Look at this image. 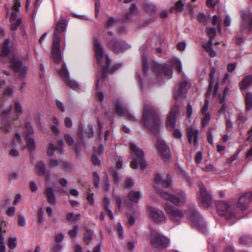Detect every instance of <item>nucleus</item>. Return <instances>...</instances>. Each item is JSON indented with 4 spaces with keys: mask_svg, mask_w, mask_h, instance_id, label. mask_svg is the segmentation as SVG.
Segmentation results:
<instances>
[{
    "mask_svg": "<svg viewBox=\"0 0 252 252\" xmlns=\"http://www.w3.org/2000/svg\"><path fill=\"white\" fill-rule=\"evenodd\" d=\"M64 140L66 143H67L69 145L72 146L73 144L74 140L73 138L68 134H66L64 135Z\"/></svg>",
    "mask_w": 252,
    "mask_h": 252,
    "instance_id": "obj_57",
    "label": "nucleus"
},
{
    "mask_svg": "<svg viewBox=\"0 0 252 252\" xmlns=\"http://www.w3.org/2000/svg\"><path fill=\"white\" fill-rule=\"evenodd\" d=\"M93 232L91 230H87L84 233V240L86 244H89L92 240Z\"/></svg>",
    "mask_w": 252,
    "mask_h": 252,
    "instance_id": "obj_42",
    "label": "nucleus"
},
{
    "mask_svg": "<svg viewBox=\"0 0 252 252\" xmlns=\"http://www.w3.org/2000/svg\"><path fill=\"white\" fill-rule=\"evenodd\" d=\"M58 38L57 36H56L55 40H53L52 51L54 62L56 63H59L61 61L60 42H59Z\"/></svg>",
    "mask_w": 252,
    "mask_h": 252,
    "instance_id": "obj_18",
    "label": "nucleus"
},
{
    "mask_svg": "<svg viewBox=\"0 0 252 252\" xmlns=\"http://www.w3.org/2000/svg\"><path fill=\"white\" fill-rule=\"evenodd\" d=\"M215 68H212L211 69V70L210 72V82H209V89L211 91L213 88L214 84L215 83V78H214V75L215 73Z\"/></svg>",
    "mask_w": 252,
    "mask_h": 252,
    "instance_id": "obj_41",
    "label": "nucleus"
},
{
    "mask_svg": "<svg viewBox=\"0 0 252 252\" xmlns=\"http://www.w3.org/2000/svg\"><path fill=\"white\" fill-rule=\"evenodd\" d=\"M187 213L188 218L192 222L193 224L200 230L205 232L206 224L194 204H191L189 205Z\"/></svg>",
    "mask_w": 252,
    "mask_h": 252,
    "instance_id": "obj_5",
    "label": "nucleus"
},
{
    "mask_svg": "<svg viewBox=\"0 0 252 252\" xmlns=\"http://www.w3.org/2000/svg\"><path fill=\"white\" fill-rule=\"evenodd\" d=\"M209 101L208 99L205 100V102L203 106V107L201 109V113L202 114H205L206 112L208 109L209 108Z\"/></svg>",
    "mask_w": 252,
    "mask_h": 252,
    "instance_id": "obj_59",
    "label": "nucleus"
},
{
    "mask_svg": "<svg viewBox=\"0 0 252 252\" xmlns=\"http://www.w3.org/2000/svg\"><path fill=\"white\" fill-rule=\"evenodd\" d=\"M22 140L20 135L18 133H15L12 140V144L14 146H20L22 144Z\"/></svg>",
    "mask_w": 252,
    "mask_h": 252,
    "instance_id": "obj_43",
    "label": "nucleus"
},
{
    "mask_svg": "<svg viewBox=\"0 0 252 252\" xmlns=\"http://www.w3.org/2000/svg\"><path fill=\"white\" fill-rule=\"evenodd\" d=\"M107 45L109 49L116 54L123 52L129 48L128 45L125 41L118 40L116 39L110 40L108 42Z\"/></svg>",
    "mask_w": 252,
    "mask_h": 252,
    "instance_id": "obj_9",
    "label": "nucleus"
},
{
    "mask_svg": "<svg viewBox=\"0 0 252 252\" xmlns=\"http://www.w3.org/2000/svg\"><path fill=\"white\" fill-rule=\"evenodd\" d=\"M129 148L133 158V160L130 163V167L134 169H137L139 164L142 170L145 169L147 164L144 159V152L142 150L132 143L129 144Z\"/></svg>",
    "mask_w": 252,
    "mask_h": 252,
    "instance_id": "obj_3",
    "label": "nucleus"
},
{
    "mask_svg": "<svg viewBox=\"0 0 252 252\" xmlns=\"http://www.w3.org/2000/svg\"><path fill=\"white\" fill-rule=\"evenodd\" d=\"M11 109L12 106H10L9 108L3 109L1 113L2 120L1 123L0 128L5 132L9 131L11 128V125L9 121L12 120L11 118L7 120L6 116L11 112Z\"/></svg>",
    "mask_w": 252,
    "mask_h": 252,
    "instance_id": "obj_15",
    "label": "nucleus"
},
{
    "mask_svg": "<svg viewBox=\"0 0 252 252\" xmlns=\"http://www.w3.org/2000/svg\"><path fill=\"white\" fill-rule=\"evenodd\" d=\"M189 142L196 146L198 143V130L192 127H189L187 129Z\"/></svg>",
    "mask_w": 252,
    "mask_h": 252,
    "instance_id": "obj_20",
    "label": "nucleus"
},
{
    "mask_svg": "<svg viewBox=\"0 0 252 252\" xmlns=\"http://www.w3.org/2000/svg\"><path fill=\"white\" fill-rule=\"evenodd\" d=\"M78 230V227L77 225L74 226L73 229L69 232V234L71 238H74L76 237L77 231Z\"/></svg>",
    "mask_w": 252,
    "mask_h": 252,
    "instance_id": "obj_58",
    "label": "nucleus"
},
{
    "mask_svg": "<svg viewBox=\"0 0 252 252\" xmlns=\"http://www.w3.org/2000/svg\"><path fill=\"white\" fill-rule=\"evenodd\" d=\"M202 114L204 115V116L202 119V124L203 126L205 127L208 125V124L210 121V115L208 113Z\"/></svg>",
    "mask_w": 252,
    "mask_h": 252,
    "instance_id": "obj_50",
    "label": "nucleus"
},
{
    "mask_svg": "<svg viewBox=\"0 0 252 252\" xmlns=\"http://www.w3.org/2000/svg\"><path fill=\"white\" fill-rule=\"evenodd\" d=\"M94 182V186L98 188L99 187V177L96 172L93 173Z\"/></svg>",
    "mask_w": 252,
    "mask_h": 252,
    "instance_id": "obj_55",
    "label": "nucleus"
},
{
    "mask_svg": "<svg viewBox=\"0 0 252 252\" xmlns=\"http://www.w3.org/2000/svg\"><path fill=\"white\" fill-rule=\"evenodd\" d=\"M206 31L208 36L210 37L207 43L213 44V39L216 35V30L214 28H207Z\"/></svg>",
    "mask_w": 252,
    "mask_h": 252,
    "instance_id": "obj_34",
    "label": "nucleus"
},
{
    "mask_svg": "<svg viewBox=\"0 0 252 252\" xmlns=\"http://www.w3.org/2000/svg\"><path fill=\"white\" fill-rule=\"evenodd\" d=\"M21 19H18L15 23H12L11 26V30L12 31H15L17 29L18 27L21 24Z\"/></svg>",
    "mask_w": 252,
    "mask_h": 252,
    "instance_id": "obj_56",
    "label": "nucleus"
},
{
    "mask_svg": "<svg viewBox=\"0 0 252 252\" xmlns=\"http://www.w3.org/2000/svg\"><path fill=\"white\" fill-rule=\"evenodd\" d=\"M246 120H247V118L243 114L240 113L238 115L237 120L239 121L240 122V123L243 124L245 123V122L246 121Z\"/></svg>",
    "mask_w": 252,
    "mask_h": 252,
    "instance_id": "obj_62",
    "label": "nucleus"
},
{
    "mask_svg": "<svg viewBox=\"0 0 252 252\" xmlns=\"http://www.w3.org/2000/svg\"><path fill=\"white\" fill-rule=\"evenodd\" d=\"M171 63L177 70L179 73L182 72V63L180 61L177 59H174L171 61Z\"/></svg>",
    "mask_w": 252,
    "mask_h": 252,
    "instance_id": "obj_39",
    "label": "nucleus"
},
{
    "mask_svg": "<svg viewBox=\"0 0 252 252\" xmlns=\"http://www.w3.org/2000/svg\"><path fill=\"white\" fill-rule=\"evenodd\" d=\"M161 196L167 200H169L174 205L176 206H182L186 202L187 195L185 192L180 189H177L174 191V194H170L167 192H160Z\"/></svg>",
    "mask_w": 252,
    "mask_h": 252,
    "instance_id": "obj_4",
    "label": "nucleus"
},
{
    "mask_svg": "<svg viewBox=\"0 0 252 252\" xmlns=\"http://www.w3.org/2000/svg\"><path fill=\"white\" fill-rule=\"evenodd\" d=\"M212 44L207 43L204 45L203 47L205 50L209 54L211 57H215L216 56V52L212 48Z\"/></svg>",
    "mask_w": 252,
    "mask_h": 252,
    "instance_id": "obj_36",
    "label": "nucleus"
},
{
    "mask_svg": "<svg viewBox=\"0 0 252 252\" xmlns=\"http://www.w3.org/2000/svg\"><path fill=\"white\" fill-rule=\"evenodd\" d=\"M85 135L88 138H91L94 135L93 126L91 124L88 125V130L85 131Z\"/></svg>",
    "mask_w": 252,
    "mask_h": 252,
    "instance_id": "obj_46",
    "label": "nucleus"
},
{
    "mask_svg": "<svg viewBox=\"0 0 252 252\" xmlns=\"http://www.w3.org/2000/svg\"><path fill=\"white\" fill-rule=\"evenodd\" d=\"M17 239L16 238H9L8 241V247L11 249H13L16 247Z\"/></svg>",
    "mask_w": 252,
    "mask_h": 252,
    "instance_id": "obj_48",
    "label": "nucleus"
},
{
    "mask_svg": "<svg viewBox=\"0 0 252 252\" xmlns=\"http://www.w3.org/2000/svg\"><path fill=\"white\" fill-rule=\"evenodd\" d=\"M157 148L158 154L165 159H168L171 157L170 149L163 140L159 138L158 139Z\"/></svg>",
    "mask_w": 252,
    "mask_h": 252,
    "instance_id": "obj_12",
    "label": "nucleus"
},
{
    "mask_svg": "<svg viewBox=\"0 0 252 252\" xmlns=\"http://www.w3.org/2000/svg\"><path fill=\"white\" fill-rule=\"evenodd\" d=\"M189 87L190 83L188 81H182L175 88V99L178 100L180 98L185 97Z\"/></svg>",
    "mask_w": 252,
    "mask_h": 252,
    "instance_id": "obj_11",
    "label": "nucleus"
},
{
    "mask_svg": "<svg viewBox=\"0 0 252 252\" xmlns=\"http://www.w3.org/2000/svg\"><path fill=\"white\" fill-rule=\"evenodd\" d=\"M179 110V106L175 105L171 109L166 121V126L169 129L172 130L175 128L176 124V117Z\"/></svg>",
    "mask_w": 252,
    "mask_h": 252,
    "instance_id": "obj_17",
    "label": "nucleus"
},
{
    "mask_svg": "<svg viewBox=\"0 0 252 252\" xmlns=\"http://www.w3.org/2000/svg\"><path fill=\"white\" fill-rule=\"evenodd\" d=\"M212 24L214 25H217L218 27V30H220V21L217 15H214L213 17Z\"/></svg>",
    "mask_w": 252,
    "mask_h": 252,
    "instance_id": "obj_54",
    "label": "nucleus"
},
{
    "mask_svg": "<svg viewBox=\"0 0 252 252\" xmlns=\"http://www.w3.org/2000/svg\"><path fill=\"white\" fill-rule=\"evenodd\" d=\"M115 111L116 113L119 116H125L126 119L130 121H136L135 117L129 112L125 106H124L123 102L121 101L117 102L115 106Z\"/></svg>",
    "mask_w": 252,
    "mask_h": 252,
    "instance_id": "obj_13",
    "label": "nucleus"
},
{
    "mask_svg": "<svg viewBox=\"0 0 252 252\" xmlns=\"http://www.w3.org/2000/svg\"><path fill=\"white\" fill-rule=\"evenodd\" d=\"M155 182L157 185H161L165 188L170 186L172 183L171 177L167 175L165 180H162V177L159 174H157L155 178Z\"/></svg>",
    "mask_w": 252,
    "mask_h": 252,
    "instance_id": "obj_22",
    "label": "nucleus"
},
{
    "mask_svg": "<svg viewBox=\"0 0 252 252\" xmlns=\"http://www.w3.org/2000/svg\"><path fill=\"white\" fill-rule=\"evenodd\" d=\"M36 172L39 176H43L45 174L46 166L42 161H38L35 166Z\"/></svg>",
    "mask_w": 252,
    "mask_h": 252,
    "instance_id": "obj_32",
    "label": "nucleus"
},
{
    "mask_svg": "<svg viewBox=\"0 0 252 252\" xmlns=\"http://www.w3.org/2000/svg\"><path fill=\"white\" fill-rule=\"evenodd\" d=\"M15 114L11 118L13 121L18 119L19 117L23 112V107L22 105L18 101H15L13 106Z\"/></svg>",
    "mask_w": 252,
    "mask_h": 252,
    "instance_id": "obj_28",
    "label": "nucleus"
},
{
    "mask_svg": "<svg viewBox=\"0 0 252 252\" xmlns=\"http://www.w3.org/2000/svg\"><path fill=\"white\" fill-rule=\"evenodd\" d=\"M63 146V142L61 140L59 141L57 147L55 146L53 143H50L47 147V154L48 156L50 157L53 156L55 151L62 153Z\"/></svg>",
    "mask_w": 252,
    "mask_h": 252,
    "instance_id": "obj_21",
    "label": "nucleus"
},
{
    "mask_svg": "<svg viewBox=\"0 0 252 252\" xmlns=\"http://www.w3.org/2000/svg\"><path fill=\"white\" fill-rule=\"evenodd\" d=\"M66 219L70 222H76L80 219L81 216L79 214H75L73 213H69L66 215Z\"/></svg>",
    "mask_w": 252,
    "mask_h": 252,
    "instance_id": "obj_35",
    "label": "nucleus"
},
{
    "mask_svg": "<svg viewBox=\"0 0 252 252\" xmlns=\"http://www.w3.org/2000/svg\"><path fill=\"white\" fill-rule=\"evenodd\" d=\"M148 213L155 222L164 221L166 218L162 211L152 207H148Z\"/></svg>",
    "mask_w": 252,
    "mask_h": 252,
    "instance_id": "obj_14",
    "label": "nucleus"
},
{
    "mask_svg": "<svg viewBox=\"0 0 252 252\" xmlns=\"http://www.w3.org/2000/svg\"><path fill=\"white\" fill-rule=\"evenodd\" d=\"M10 65L15 72L18 73L20 77H25L28 69L18 58L13 57L11 59Z\"/></svg>",
    "mask_w": 252,
    "mask_h": 252,
    "instance_id": "obj_10",
    "label": "nucleus"
},
{
    "mask_svg": "<svg viewBox=\"0 0 252 252\" xmlns=\"http://www.w3.org/2000/svg\"><path fill=\"white\" fill-rule=\"evenodd\" d=\"M10 40L9 39H6L4 42L3 43L1 46V56L2 57H5L7 56L10 53V49H9V44H10Z\"/></svg>",
    "mask_w": 252,
    "mask_h": 252,
    "instance_id": "obj_29",
    "label": "nucleus"
},
{
    "mask_svg": "<svg viewBox=\"0 0 252 252\" xmlns=\"http://www.w3.org/2000/svg\"><path fill=\"white\" fill-rule=\"evenodd\" d=\"M145 10L152 14L156 11V6L155 4L151 3H146L144 5Z\"/></svg>",
    "mask_w": 252,
    "mask_h": 252,
    "instance_id": "obj_44",
    "label": "nucleus"
},
{
    "mask_svg": "<svg viewBox=\"0 0 252 252\" xmlns=\"http://www.w3.org/2000/svg\"><path fill=\"white\" fill-rule=\"evenodd\" d=\"M26 143V147L30 152L33 151L36 147L35 143L32 137L25 138Z\"/></svg>",
    "mask_w": 252,
    "mask_h": 252,
    "instance_id": "obj_31",
    "label": "nucleus"
},
{
    "mask_svg": "<svg viewBox=\"0 0 252 252\" xmlns=\"http://www.w3.org/2000/svg\"><path fill=\"white\" fill-rule=\"evenodd\" d=\"M142 121L148 129L153 131L156 135L158 134L160 120L157 111L151 105H145Z\"/></svg>",
    "mask_w": 252,
    "mask_h": 252,
    "instance_id": "obj_2",
    "label": "nucleus"
},
{
    "mask_svg": "<svg viewBox=\"0 0 252 252\" xmlns=\"http://www.w3.org/2000/svg\"><path fill=\"white\" fill-rule=\"evenodd\" d=\"M197 19L200 23H203L204 25L207 24L208 22L206 15L203 13H200L198 14Z\"/></svg>",
    "mask_w": 252,
    "mask_h": 252,
    "instance_id": "obj_49",
    "label": "nucleus"
},
{
    "mask_svg": "<svg viewBox=\"0 0 252 252\" xmlns=\"http://www.w3.org/2000/svg\"><path fill=\"white\" fill-rule=\"evenodd\" d=\"M198 185L199 188L198 195L199 205L202 207H209L212 204V196L202 182H199Z\"/></svg>",
    "mask_w": 252,
    "mask_h": 252,
    "instance_id": "obj_7",
    "label": "nucleus"
},
{
    "mask_svg": "<svg viewBox=\"0 0 252 252\" xmlns=\"http://www.w3.org/2000/svg\"><path fill=\"white\" fill-rule=\"evenodd\" d=\"M66 24L64 20L59 21L56 27V31L54 34V40H55L56 36H57L59 42H60V33L63 32L66 28Z\"/></svg>",
    "mask_w": 252,
    "mask_h": 252,
    "instance_id": "obj_23",
    "label": "nucleus"
},
{
    "mask_svg": "<svg viewBox=\"0 0 252 252\" xmlns=\"http://www.w3.org/2000/svg\"><path fill=\"white\" fill-rule=\"evenodd\" d=\"M168 240L165 237L161 235L156 230H152L151 236V243L155 249H162L167 247Z\"/></svg>",
    "mask_w": 252,
    "mask_h": 252,
    "instance_id": "obj_8",
    "label": "nucleus"
},
{
    "mask_svg": "<svg viewBox=\"0 0 252 252\" xmlns=\"http://www.w3.org/2000/svg\"><path fill=\"white\" fill-rule=\"evenodd\" d=\"M64 125L66 127L70 128L72 126V123L71 119L69 117H66L64 119Z\"/></svg>",
    "mask_w": 252,
    "mask_h": 252,
    "instance_id": "obj_61",
    "label": "nucleus"
},
{
    "mask_svg": "<svg viewBox=\"0 0 252 252\" xmlns=\"http://www.w3.org/2000/svg\"><path fill=\"white\" fill-rule=\"evenodd\" d=\"M250 240V238L249 236H243L240 238V242L241 243L243 244H247L249 241Z\"/></svg>",
    "mask_w": 252,
    "mask_h": 252,
    "instance_id": "obj_63",
    "label": "nucleus"
},
{
    "mask_svg": "<svg viewBox=\"0 0 252 252\" xmlns=\"http://www.w3.org/2000/svg\"><path fill=\"white\" fill-rule=\"evenodd\" d=\"M216 206L218 213L221 216L225 215L230 207L227 202L223 201H218Z\"/></svg>",
    "mask_w": 252,
    "mask_h": 252,
    "instance_id": "obj_25",
    "label": "nucleus"
},
{
    "mask_svg": "<svg viewBox=\"0 0 252 252\" xmlns=\"http://www.w3.org/2000/svg\"><path fill=\"white\" fill-rule=\"evenodd\" d=\"M34 133L33 128L30 123H27L23 131L24 138L32 137Z\"/></svg>",
    "mask_w": 252,
    "mask_h": 252,
    "instance_id": "obj_30",
    "label": "nucleus"
},
{
    "mask_svg": "<svg viewBox=\"0 0 252 252\" xmlns=\"http://www.w3.org/2000/svg\"><path fill=\"white\" fill-rule=\"evenodd\" d=\"M116 229L117 231L118 232L119 236L121 238H124L123 229L122 226H121V225L120 223H118L116 225Z\"/></svg>",
    "mask_w": 252,
    "mask_h": 252,
    "instance_id": "obj_53",
    "label": "nucleus"
},
{
    "mask_svg": "<svg viewBox=\"0 0 252 252\" xmlns=\"http://www.w3.org/2000/svg\"><path fill=\"white\" fill-rule=\"evenodd\" d=\"M93 42L97 61L98 63L101 65L103 69L102 72L100 73L99 75L97 74L96 75L97 82L96 88L97 89L99 82L106 77L107 73H113L121 66V64H117L109 68L111 60L109 58L108 56L104 55L102 45L96 39H94Z\"/></svg>",
    "mask_w": 252,
    "mask_h": 252,
    "instance_id": "obj_1",
    "label": "nucleus"
},
{
    "mask_svg": "<svg viewBox=\"0 0 252 252\" xmlns=\"http://www.w3.org/2000/svg\"><path fill=\"white\" fill-rule=\"evenodd\" d=\"M127 196L131 202L137 203L139 200L142 198V193L140 191L132 190L129 192Z\"/></svg>",
    "mask_w": 252,
    "mask_h": 252,
    "instance_id": "obj_26",
    "label": "nucleus"
},
{
    "mask_svg": "<svg viewBox=\"0 0 252 252\" xmlns=\"http://www.w3.org/2000/svg\"><path fill=\"white\" fill-rule=\"evenodd\" d=\"M252 84V75H249L244 77L239 83V87L241 90H244Z\"/></svg>",
    "mask_w": 252,
    "mask_h": 252,
    "instance_id": "obj_27",
    "label": "nucleus"
},
{
    "mask_svg": "<svg viewBox=\"0 0 252 252\" xmlns=\"http://www.w3.org/2000/svg\"><path fill=\"white\" fill-rule=\"evenodd\" d=\"M66 85L68 86L69 88L77 90L79 89V85L78 83L73 80H71L69 77L67 78L65 81H64Z\"/></svg>",
    "mask_w": 252,
    "mask_h": 252,
    "instance_id": "obj_37",
    "label": "nucleus"
},
{
    "mask_svg": "<svg viewBox=\"0 0 252 252\" xmlns=\"http://www.w3.org/2000/svg\"><path fill=\"white\" fill-rule=\"evenodd\" d=\"M153 71L157 73H163L168 78H171L172 76V69L168 65H160L157 63H154L152 65Z\"/></svg>",
    "mask_w": 252,
    "mask_h": 252,
    "instance_id": "obj_16",
    "label": "nucleus"
},
{
    "mask_svg": "<svg viewBox=\"0 0 252 252\" xmlns=\"http://www.w3.org/2000/svg\"><path fill=\"white\" fill-rule=\"evenodd\" d=\"M252 196V193L251 192L242 195L239 199L238 207L242 210H245L251 202Z\"/></svg>",
    "mask_w": 252,
    "mask_h": 252,
    "instance_id": "obj_19",
    "label": "nucleus"
},
{
    "mask_svg": "<svg viewBox=\"0 0 252 252\" xmlns=\"http://www.w3.org/2000/svg\"><path fill=\"white\" fill-rule=\"evenodd\" d=\"M163 207L168 217L174 222L182 220L185 216V210L174 207L169 203H166Z\"/></svg>",
    "mask_w": 252,
    "mask_h": 252,
    "instance_id": "obj_6",
    "label": "nucleus"
},
{
    "mask_svg": "<svg viewBox=\"0 0 252 252\" xmlns=\"http://www.w3.org/2000/svg\"><path fill=\"white\" fill-rule=\"evenodd\" d=\"M246 110L249 111L252 108V94L248 93L246 94Z\"/></svg>",
    "mask_w": 252,
    "mask_h": 252,
    "instance_id": "obj_38",
    "label": "nucleus"
},
{
    "mask_svg": "<svg viewBox=\"0 0 252 252\" xmlns=\"http://www.w3.org/2000/svg\"><path fill=\"white\" fill-rule=\"evenodd\" d=\"M59 125V122L56 118H53L52 122L51 124V129L52 131L56 135H58L60 133V130L58 128Z\"/></svg>",
    "mask_w": 252,
    "mask_h": 252,
    "instance_id": "obj_33",
    "label": "nucleus"
},
{
    "mask_svg": "<svg viewBox=\"0 0 252 252\" xmlns=\"http://www.w3.org/2000/svg\"><path fill=\"white\" fill-rule=\"evenodd\" d=\"M48 164L49 167L53 168L58 166L60 164V162L56 159H52L49 161Z\"/></svg>",
    "mask_w": 252,
    "mask_h": 252,
    "instance_id": "obj_51",
    "label": "nucleus"
},
{
    "mask_svg": "<svg viewBox=\"0 0 252 252\" xmlns=\"http://www.w3.org/2000/svg\"><path fill=\"white\" fill-rule=\"evenodd\" d=\"M59 74L62 77L64 81L69 78L68 72L67 69L64 66L60 70Z\"/></svg>",
    "mask_w": 252,
    "mask_h": 252,
    "instance_id": "obj_45",
    "label": "nucleus"
},
{
    "mask_svg": "<svg viewBox=\"0 0 252 252\" xmlns=\"http://www.w3.org/2000/svg\"><path fill=\"white\" fill-rule=\"evenodd\" d=\"M134 182L130 178H127L125 180V186L127 188H131L133 186Z\"/></svg>",
    "mask_w": 252,
    "mask_h": 252,
    "instance_id": "obj_60",
    "label": "nucleus"
},
{
    "mask_svg": "<svg viewBox=\"0 0 252 252\" xmlns=\"http://www.w3.org/2000/svg\"><path fill=\"white\" fill-rule=\"evenodd\" d=\"M18 224L21 227L24 226L26 224V221L24 216L19 215L18 217Z\"/></svg>",
    "mask_w": 252,
    "mask_h": 252,
    "instance_id": "obj_52",
    "label": "nucleus"
},
{
    "mask_svg": "<svg viewBox=\"0 0 252 252\" xmlns=\"http://www.w3.org/2000/svg\"><path fill=\"white\" fill-rule=\"evenodd\" d=\"M184 4H183L182 1L180 0L177 2L175 5V8H171L170 9L171 12H174L175 10L176 12H182L184 9Z\"/></svg>",
    "mask_w": 252,
    "mask_h": 252,
    "instance_id": "obj_40",
    "label": "nucleus"
},
{
    "mask_svg": "<svg viewBox=\"0 0 252 252\" xmlns=\"http://www.w3.org/2000/svg\"><path fill=\"white\" fill-rule=\"evenodd\" d=\"M15 212V209L14 207H11L9 208L6 212V214L10 217H12L14 215Z\"/></svg>",
    "mask_w": 252,
    "mask_h": 252,
    "instance_id": "obj_64",
    "label": "nucleus"
},
{
    "mask_svg": "<svg viewBox=\"0 0 252 252\" xmlns=\"http://www.w3.org/2000/svg\"><path fill=\"white\" fill-rule=\"evenodd\" d=\"M142 64H143V71L144 74L146 73L149 69V66L147 62V59L145 57L143 56L142 58Z\"/></svg>",
    "mask_w": 252,
    "mask_h": 252,
    "instance_id": "obj_47",
    "label": "nucleus"
},
{
    "mask_svg": "<svg viewBox=\"0 0 252 252\" xmlns=\"http://www.w3.org/2000/svg\"><path fill=\"white\" fill-rule=\"evenodd\" d=\"M54 192V189L51 187L46 188L44 191V194L48 203L52 205L56 204V198Z\"/></svg>",
    "mask_w": 252,
    "mask_h": 252,
    "instance_id": "obj_24",
    "label": "nucleus"
}]
</instances>
